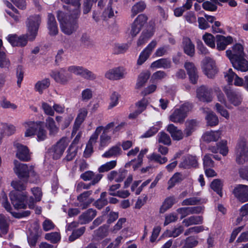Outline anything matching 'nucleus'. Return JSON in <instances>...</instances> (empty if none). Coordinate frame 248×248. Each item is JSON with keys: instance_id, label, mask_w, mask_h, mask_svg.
I'll use <instances>...</instances> for the list:
<instances>
[{"instance_id": "1", "label": "nucleus", "mask_w": 248, "mask_h": 248, "mask_svg": "<svg viewBox=\"0 0 248 248\" xmlns=\"http://www.w3.org/2000/svg\"><path fill=\"white\" fill-rule=\"evenodd\" d=\"M40 22L41 17L39 15L31 16L28 18L26 21L28 32L26 35L18 37V46H25L27 44L28 39L31 41L35 39Z\"/></svg>"}, {"instance_id": "2", "label": "nucleus", "mask_w": 248, "mask_h": 248, "mask_svg": "<svg viewBox=\"0 0 248 248\" xmlns=\"http://www.w3.org/2000/svg\"><path fill=\"white\" fill-rule=\"evenodd\" d=\"M79 16L72 14L67 15L62 11H58L57 16L60 22L61 31L67 35L75 32L78 27V19Z\"/></svg>"}, {"instance_id": "3", "label": "nucleus", "mask_w": 248, "mask_h": 248, "mask_svg": "<svg viewBox=\"0 0 248 248\" xmlns=\"http://www.w3.org/2000/svg\"><path fill=\"white\" fill-rule=\"evenodd\" d=\"M14 171L20 179L25 183H34L37 180L38 176L33 166L21 163L16 160H14Z\"/></svg>"}, {"instance_id": "4", "label": "nucleus", "mask_w": 248, "mask_h": 248, "mask_svg": "<svg viewBox=\"0 0 248 248\" xmlns=\"http://www.w3.org/2000/svg\"><path fill=\"white\" fill-rule=\"evenodd\" d=\"M41 122H29L25 124L26 130L25 133V137H31L36 135L37 140L43 141L47 137V132L42 126Z\"/></svg>"}, {"instance_id": "5", "label": "nucleus", "mask_w": 248, "mask_h": 248, "mask_svg": "<svg viewBox=\"0 0 248 248\" xmlns=\"http://www.w3.org/2000/svg\"><path fill=\"white\" fill-rule=\"evenodd\" d=\"M202 69L204 74L210 78H213L218 72L215 61L209 57H206L202 60Z\"/></svg>"}, {"instance_id": "6", "label": "nucleus", "mask_w": 248, "mask_h": 248, "mask_svg": "<svg viewBox=\"0 0 248 248\" xmlns=\"http://www.w3.org/2000/svg\"><path fill=\"white\" fill-rule=\"evenodd\" d=\"M236 161L239 164H243L248 160V147L244 140L239 141L235 149Z\"/></svg>"}, {"instance_id": "7", "label": "nucleus", "mask_w": 248, "mask_h": 248, "mask_svg": "<svg viewBox=\"0 0 248 248\" xmlns=\"http://www.w3.org/2000/svg\"><path fill=\"white\" fill-rule=\"evenodd\" d=\"M9 196L11 202L16 209H25L27 207L25 202L27 199L26 192L19 193L13 191L10 193Z\"/></svg>"}, {"instance_id": "8", "label": "nucleus", "mask_w": 248, "mask_h": 248, "mask_svg": "<svg viewBox=\"0 0 248 248\" xmlns=\"http://www.w3.org/2000/svg\"><path fill=\"white\" fill-rule=\"evenodd\" d=\"M68 143L67 138L62 137L52 147L51 150L54 159H57L62 156Z\"/></svg>"}, {"instance_id": "9", "label": "nucleus", "mask_w": 248, "mask_h": 248, "mask_svg": "<svg viewBox=\"0 0 248 248\" xmlns=\"http://www.w3.org/2000/svg\"><path fill=\"white\" fill-rule=\"evenodd\" d=\"M233 194L241 202H248V186L237 185L233 190Z\"/></svg>"}, {"instance_id": "10", "label": "nucleus", "mask_w": 248, "mask_h": 248, "mask_svg": "<svg viewBox=\"0 0 248 248\" xmlns=\"http://www.w3.org/2000/svg\"><path fill=\"white\" fill-rule=\"evenodd\" d=\"M66 72L65 69L62 68L58 71H52L50 76L57 83L65 85L71 78V76Z\"/></svg>"}, {"instance_id": "11", "label": "nucleus", "mask_w": 248, "mask_h": 248, "mask_svg": "<svg viewBox=\"0 0 248 248\" xmlns=\"http://www.w3.org/2000/svg\"><path fill=\"white\" fill-rule=\"evenodd\" d=\"M226 54L230 61L233 59L242 58L245 55L244 47L240 44H236L232 46V49L226 50Z\"/></svg>"}, {"instance_id": "12", "label": "nucleus", "mask_w": 248, "mask_h": 248, "mask_svg": "<svg viewBox=\"0 0 248 248\" xmlns=\"http://www.w3.org/2000/svg\"><path fill=\"white\" fill-rule=\"evenodd\" d=\"M197 97L203 102H211L212 100V89L202 85L197 89Z\"/></svg>"}, {"instance_id": "13", "label": "nucleus", "mask_w": 248, "mask_h": 248, "mask_svg": "<svg viewBox=\"0 0 248 248\" xmlns=\"http://www.w3.org/2000/svg\"><path fill=\"white\" fill-rule=\"evenodd\" d=\"M157 43L155 40H153L140 53L137 60V64L141 65L149 57L153 50L156 46Z\"/></svg>"}, {"instance_id": "14", "label": "nucleus", "mask_w": 248, "mask_h": 248, "mask_svg": "<svg viewBox=\"0 0 248 248\" xmlns=\"http://www.w3.org/2000/svg\"><path fill=\"white\" fill-rule=\"evenodd\" d=\"M14 146L17 149L16 156L21 161H28L31 160V155L28 147L19 143H16Z\"/></svg>"}, {"instance_id": "15", "label": "nucleus", "mask_w": 248, "mask_h": 248, "mask_svg": "<svg viewBox=\"0 0 248 248\" xmlns=\"http://www.w3.org/2000/svg\"><path fill=\"white\" fill-rule=\"evenodd\" d=\"M124 71L121 67H115L108 70L105 74V77L110 80H118L124 78Z\"/></svg>"}, {"instance_id": "16", "label": "nucleus", "mask_w": 248, "mask_h": 248, "mask_svg": "<svg viewBox=\"0 0 248 248\" xmlns=\"http://www.w3.org/2000/svg\"><path fill=\"white\" fill-rule=\"evenodd\" d=\"M63 2L68 4L67 6L63 5L64 9L69 10L70 14L75 15H80V6L81 0H61Z\"/></svg>"}, {"instance_id": "17", "label": "nucleus", "mask_w": 248, "mask_h": 248, "mask_svg": "<svg viewBox=\"0 0 248 248\" xmlns=\"http://www.w3.org/2000/svg\"><path fill=\"white\" fill-rule=\"evenodd\" d=\"M184 67L187 71L191 82L193 84L197 83L199 76L194 64L191 62H186L185 63Z\"/></svg>"}, {"instance_id": "18", "label": "nucleus", "mask_w": 248, "mask_h": 248, "mask_svg": "<svg viewBox=\"0 0 248 248\" xmlns=\"http://www.w3.org/2000/svg\"><path fill=\"white\" fill-rule=\"evenodd\" d=\"M233 67L236 70L242 72L248 70V62L244 57L230 60Z\"/></svg>"}, {"instance_id": "19", "label": "nucleus", "mask_w": 248, "mask_h": 248, "mask_svg": "<svg viewBox=\"0 0 248 248\" xmlns=\"http://www.w3.org/2000/svg\"><path fill=\"white\" fill-rule=\"evenodd\" d=\"M199 122L196 119H188L185 123L184 134L188 137L196 130L199 126Z\"/></svg>"}, {"instance_id": "20", "label": "nucleus", "mask_w": 248, "mask_h": 248, "mask_svg": "<svg viewBox=\"0 0 248 248\" xmlns=\"http://www.w3.org/2000/svg\"><path fill=\"white\" fill-rule=\"evenodd\" d=\"M167 130L171 135L174 140L179 141L182 140L185 135L184 132L175 126L173 124H170L167 127Z\"/></svg>"}, {"instance_id": "21", "label": "nucleus", "mask_w": 248, "mask_h": 248, "mask_svg": "<svg viewBox=\"0 0 248 248\" xmlns=\"http://www.w3.org/2000/svg\"><path fill=\"white\" fill-rule=\"evenodd\" d=\"M217 48L219 51L225 50L226 46L232 42V38L231 36L225 37L220 35L216 36Z\"/></svg>"}, {"instance_id": "22", "label": "nucleus", "mask_w": 248, "mask_h": 248, "mask_svg": "<svg viewBox=\"0 0 248 248\" xmlns=\"http://www.w3.org/2000/svg\"><path fill=\"white\" fill-rule=\"evenodd\" d=\"M92 190L86 191L80 194L77 197L78 201L80 202L78 205L82 209L87 208L90 203L93 202V200L90 199L89 201H86L87 199L92 194Z\"/></svg>"}, {"instance_id": "23", "label": "nucleus", "mask_w": 248, "mask_h": 248, "mask_svg": "<svg viewBox=\"0 0 248 248\" xmlns=\"http://www.w3.org/2000/svg\"><path fill=\"white\" fill-rule=\"evenodd\" d=\"M187 116L185 109H175L170 116V120L175 123H182Z\"/></svg>"}, {"instance_id": "24", "label": "nucleus", "mask_w": 248, "mask_h": 248, "mask_svg": "<svg viewBox=\"0 0 248 248\" xmlns=\"http://www.w3.org/2000/svg\"><path fill=\"white\" fill-rule=\"evenodd\" d=\"M47 29L49 34L51 36L56 35L58 33L59 30L55 17L50 13L48 15Z\"/></svg>"}, {"instance_id": "25", "label": "nucleus", "mask_w": 248, "mask_h": 248, "mask_svg": "<svg viewBox=\"0 0 248 248\" xmlns=\"http://www.w3.org/2000/svg\"><path fill=\"white\" fill-rule=\"evenodd\" d=\"M197 165L198 161L195 156L187 155L183 157L182 162L179 164V167L183 169H188L191 167H196Z\"/></svg>"}, {"instance_id": "26", "label": "nucleus", "mask_w": 248, "mask_h": 248, "mask_svg": "<svg viewBox=\"0 0 248 248\" xmlns=\"http://www.w3.org/2000/svg\"><path fill=\"white\" fill-rule=\"evenodd\" d=\"M96 215V211L93 209H89L81 215L78 218L79 223L86 224L91 221Z\"/></svg>"}, {"instance_id": "27", "label": "nucleus", "mask_w": 248, "mask_h": 248, "mask_svg": "<svg viewBox=\"0 0 248 248\" xmlns=\"http://www.w3.org/2000/svg\"><path fill=\"white\" fill-rule=\"evenodd\" d=\"M87 115V111L85 109L81 111L78 115L76 119L74 125L73 126V130L72 132V136H75L78 129L79 128L80 125L84 121L85 117Z\"/></svg>"}, {"instance_id": "28", "label": "nucleus", "mask_w": 248, "mask_h": 248, "mask_svg": "<svg viewBox=\"0 0 248 248\" xmlns=\"http://www.w3.org/2000/svg\"><path fill=\"white\" fill-rule=\"evenodd\" d=\"M183 45L184 52L187 55L193 57L195 54V46L187 37L184 38L183 40Z\"/></svg>"}, {"instance_id": "29", "label": "nucleus", "mask_w": 248, "mask_h": 248, "mask_svg": "<svg viewBox=\"0 0 248 248\" xmlns=\"http://www.w3.org/2000/svg\"><path fill=\"white\" fill-rule=\"evenodd\" d=\"M125 175V170L119 171L112 170L107 174V178L110 181L115 180V182L119 183L124 180Z\"/></svg>"}, {"instance_id": "30", "label": "nucleus", "mask_w": 248, "mask_h": 248, "mask_svg": "<svg viewBox=\"0 0 248 248\" xmlns=\"http://www.w3.org/2000/svg\"><path fill=\"white\" fill-rule=\"evenodd\" d=\"M151 68L168 69L171 67V62L168 59H160L152 62Z\"/></svg>"}, {"instance_id": "31", "label": "nucleus", "mask_w": 248, "mask_h": 248, "mask_svg": "<svg viewBox=\"0 0 248 248\" xmlns=\"http://www.w3.org/2000/svg\"><path fill=\"white\" fill-rule=\"evenodd\" d=\"M203 222V217L202 216H190L183 220L182 223L186 227L193 225H198L202 224Z\"/></svg>"}, {"instance_id": "32", "label": "nucleus", "mask_w": 248, "mask_h": 248, "mask_svg": "<svg viewBox=\"0 0 248 248\" xmlns=\"http://www.w3.org/2000/svg\"><path fill=\"white\" fill-rule=\"evenodd\" d=\"M220 135L221 132L219 131H211L205 133L202 138L204 141L207 142L216 141L220 138Z\"/></svg>"}, {"instance_id": "33", "label": "nucleus", "mask_w": 248, "mask_h": 248, "mask_svg": "<svg viewBox=\"0 0 248 248\" xmlns=\"http://www.w3.org/2000/svg\"><path fill=\"white\" fill-rule=\"evenodd\" d=\"M46 127L50 136H55L59 131V128L56 125L55 121L50 117H48L46 120Z\"/></svg>"}, {"instance_id": "34", "label": "nucleus", "mask_w": 248, "mask_h": 248, "mask_svg": "<svg viewBox=\"0 0 248 248\" xmlns=\"http://www.w3.org/2000/svg\"><path fill=\"white\" fill-rule=\"evenodd\" d=\"M103 175L101 174H95L92 171H86L80 175V178L84 181L91 180L93 182L98 178L97 183L102 179Z\"/></svg>"}, {"instance_id": "35", "label": "nucleus", "mask_w": 248, "mask_h": 248, "mask_svg": "<svg viewBox=\"0 0 248 248\" xmlns=\"http://www.w3.org/2000/svg\"><path fill=\"white\" fill-rule=\"evenodd\" d=\"M226 93L232 104L235 106L239 105L242 101V98L239 94L231 90H227Z\"/></svg>"}, {"instance_id": "36", "label": "nucleus", "mask_w": 248, "mask_h": 248, "mask_svg": "<svg viewBox=\"0 0 248 248\" xmlns=\"http://www.w3.org/2000/svg\"><path fill=\"white\" fill-rule=\"evenodd\" d=\"M50 84V79L48 78L38 81L35 84L34 90L42 94L44 90L49 87Z\"/></svg>"}, {"instance_id": "37", "label": "nucleus", "mask_w": 248, "mask_h": 248, "mask_svg": "<svg viewBox=\"0 0 248 248\" xmlns=\"http://www.w3.org/2000/svg\"><path fill=\"white\" fill-rule=\"evenodd\" d=\"M175 203V199L173 196L167 198L163 202L162 205L160 208L159 212L164 213Z\"/></svg>"}, {"instance_id": "38", "label": "nucleus", "mask_w": 248, "mask_h": 248, "mask_svg": "<svg viewBox=\"0 0 248 248\" xmlns=\"http://www.w3.org/2000/svg\"><path fill=\"white\" fill-rule=\"evenodd\" d=\"M184 179L182 174L179 172L175 173L168 181V189L172 188L176 184L181 182Z\"/></svg>"}, {"instance_id": "39", "label": "nucleus", "mask_w": 248, "mask_h": 248, "mask_svg": "<svg viewBox=\"0 0 248 248\" xmlns=\"http://www.w3.org/2000/svg\"><path fill=\"white\" fill-rule=\"evenodd\" d=\"M107 196L106 192H103L101 193L100 198L97 200L94 203L97 209H101L108 204V202Z\"/></svg>"}, {"instance_id": "40", "label": "nucleus", "mask_w": 248, "mask_h": 248, "mask_svg": "<svg viewBox=\"0 0 248 248\" xmlns=\"http://www.w3.org/2000/svg\"><path fill=\"white\" fill-rule=\"evenodd\" d=\"M206 114L205 119L208 125L214 126L218 124V119L215 114L212 111L207 112Z\"/></svg>"}, {"instance_id": "41", "label": "nucleus", "mask_w": 248, "mask_h": 248, "mask_svg": "<svg viewBox=\"0 0 248 248\" xmlns=\"http://www.w3.org/2000/svg\"><path fill=\"white\" fill-rule=\"evenodd\" d=\"M121 149L119 146H114L110 148L108 151L106 152L102 156L109 158L113 156H117L121 154Z\"/></svg>"}, {"instance_id": "42", "label": "nucleus", "mask_w": 248, "mask_h": 248, "mask_svg": "<svg viewBox=\"0 0 248 248\" xmlns=\"http://www.w3.org/2000/svg\"><path fill=\"white\" fill-rule=\"evenodd\" d=\"M148 158L151 161H153L159 164H165L168 161V158L164 156H162L156 153L152 154L148 157Z\"/></svg>"}, {"instance_id": "43", "label": "nucleus", "mask_w": 248, "mask_h": 248, "mask_svg": "<svg viewBox=\"0 0 248 248\" xmlns=\"http://www.w3.org/2000/svg\"><path fill=\"white\" fill-rule=\"evenodd\" d=\"M39 237V235L37 230H35L30 232L28 236V242L31 248L35 247Z\"/></svg>"}, {"instance_id": "44", "label": "nucleus", "mask_w": 248, "mask_h": 248, "mask_svg": "<svg viewBox=\"0 0 248 248\" xmlns=\"http://www.w3.org/2000/svg\"><path fill=\"white\" fill-rule=\"evenodd\" d=\"M223 184L222 181L218 179H215L211 183L210 186L211 188L216 191L220 197L222 196L221 191Z\"/></svg>"}, {"instance_id": "45", "label": "nucleus", "mask_w": 248, "mask_h": 248, "mask_svg": "<svg viewBox=\"0 0 248 248\" xmlns=\"http://www.w3.org/2000/svg\"><path fill=\"white\" fill-rule=\"evenodd\" d=\"M146 8V4L143 1H140L134 5L131 9V16L134 17L139 13L142 12Z\"/></svg>"}, {"instance_id": "46", "label": "nucleus", "mask_w": 248, "mask_h": 248, "mask_svg": "<svg viewBox=\"0 0 248 248\" xmlns=\"http://www.w3.org/2000/svg\"><path fill=\"white\" fill-rule=\"evenodd\" d=\"M150 73L148 71L141 73L138 78V82L137 83V87L140 88L142 87L147 82V80L150 77Z\"/></svg>"}, {"instance_id": "47", "label": "nucleus", "mask_w": 248, "mask_h": 248, "mask_svg": "<svg viewBox=\"0 0 248 248\" xmlns=\"http://www.w3.org/2000/svg\"><path fill=\"white\" fill-rule=\"evenodd\" d=\"M116 165L117 161L116 160H112L109 162H108L105 164L101 165L98 168V171L100 173L108 171L114 168Z\"/></svg>"}, {"instance_id": "48", "label": "nucleus", "mask_w": 248, "mask_h": 248, "mask_svg": "<svg viewBox=\"0 0 248 248\" xmlns=\"http://www.w3.org/2000/svg\"><path fill=\"white\" fill-rule=\"evenodd\" d=\"M202 39L205 43L209 47L214 48L216 46L214 36L209 33H205L202 36Z\"/></svg>"}, {"instance_id": "49", "label": "nucleus", "mask_w": 248, "mask_h": 248, "mask_svg": "<svg viewBox=\"0 0 248 248\" xmlns=\"http://www.w3.org/2000/svg\"><path fill=\"white\" fill-rule=\"evenodd\" d=\"M98 178L93 182H91L89 184H85L82 182L78 183L76 186V191L78 193L81 192L84 189H88L92 186L97 184Z\"/></svg>"}, {"instance_id": "50", "label": "nucleus", "mask_w": 248, "mask_h": 248, "mask_svg": "<svg viewBox=\"0 0 248 248\" xmlns=\"http://www.w3.org/2000/svg\"><path fill=\"white\" fill-rule=\"evenodd\" d=\"M158 141L164 145H170L171 144V139L169 135L164 132H160L157 135Z\"/></svg>"}, {"instance_id": "51", "label": "nucleus", "mask_w": 248, "mask_h": 248, "mask_svg": "<svg viewBox=\"0 0 248 248\" xmlns=\"http://www.w3.org/2000/svg\"><path fill=\"white\" fill-rule=\"evenodd\" d=\"M2 46V42L0 39V67H8L10 65V61L5 57V53L1 51V47Z\"/></svg>"}, {"instance_id": "52", "label": "nucleus", "mask_w": 248, "mask_h": 248, "mask_svg": "<svg viewBox=\"0 0 248 248\" xmlns=\"http://www.w3.org/2000/svg\"><path fill=\"white\" fill-rule=\"evenodd\" d=\"M46 240L50 241L51 243L55 244L59 242L61 240V235L59 232H52L46 233L45 236Z\"/></svg>"}, {"instance_id": "53", "label": "nucleus", "mask_w": 248, "mask_h": 248, "mask_svg": "<svg viewBox=\"0 0 248 248\" xmlns=\"http://www.w3.org/2000/svg\"><path fill=\"white\" fill-rule=\"evenodd\" d=\"M85 227H82L73 231L72 234L69 237V241L73 242L81 236L85 232Z\"/></svg>"}, {"instance_id": "54", "label": "nucleus", "mask_w": 248, "mask_h": 248, "mask_svg": "<svg viewBox=\"0 0 248 248\" xmlns=\"http://www.w3.org/2000/svg\"><path fill=\"white\" fill-rule=\"evenodd\" d=\"M198 244V241L195 237L190 236L187 237L185 241L184 245L181 248H193Z\"/></svg>"}, {"instance_id": "55", "label": "nucleus", "mask_w": 248, "mask_h": 248, "mask_svg": "<svg viewBox=\"0 0 248 248\" xmlns=\"http://www.w3.org/2000/svg\"><path fill=\"white\" fill-rule=\"evenodd\" d=\"M26 183L20 179V180L12 181L11 182V186L16 190L22 191L26 189Z\"/></svg>"}, {"instance_id": "56", "label": "nucleus", "mask_w": 248, "mask_h": 248, "mask_svg": "<svg viewBox=\"0 0 248 248\" xmlns=\"http://www.w3.org/2000/svg\"><path fill=\"white\" fill-rule=\"evenodd\" d=\"M9 225L5 217L0 215V230L3 234H6L8 231Z\"/></svg>"}, {"instance_id": "57", "label": "nucleus", "mask_w": 248, "mask_h": 248, "mask_svg": "<svg viewBox=\"0 0 248 248\" xmlns=\"http://www.w3.org/2000/svg\"><path fill=\"white\" fill-rule=\"evenodd\" d=\"M67 152V154L65 158L68 161H71L76 156L77 153V148L71 145L68 148Z\"/></svg>"}, {"instance_id": "58", "label": "nucleus", "mask_w": 248, "mask_h": 248, "mask_svg": "<svg viewBox=\"0 0 248 248\" xmlns=\"http://www.w3.org/2000/svg\"><path fill=\"white\" fill-rule=\"evenodd\" d=\"M212 155L206 154L203 158V163L204 168L213 167L214 165V162L212 159Z\"/></svg>"}, {"instance_id": "59", "label": "nucleus", "mask_w": 248, "mask_h": 248, "mask_svg": "<svg viewBox=\"0 0 248 248\" xmlns=\"http://www.w3.org/2000/svg\"><path fill=\"white\" fill-rule=\"evenodd\" d=\"M201 200L196 197H191L184 200L182 202V205H194L200 203Z\"/></svg>"}, {"instance_id": "60", "label": "nucleus", "mask_w": 248, "mask_h": 248, "mask_svg": "<svg viewBox=\"0 0 248 248\" xmlns=\"http://www.w3.org/2000/svg\"><path fill=\"white\" fill-rule=\"evenodd\" d=\"M108 233V229L105 226L100 227L97 230L94 231L95 235L100 238L106 237L107 236Z\"/></svg>"}, {"instance_id": "61", "label": "nucleus", "mask_w": 248, "mask_h": 248, "mask_svg": "<svg viewBox=\"0 0 248 248\" xmlns=\"http://www.w3.org/2000/svg\"><path fill=\"white\" fill-rule=\"evenodd\" d=\"M103 128L104 127L103 126L97 127L94 133L91 137L88 143L93 145V143H95L98 139L99 134Z\"/></svg>"}, {"instance_id": "62", "label": "nucleus", "mask_w": 248, "mask_h": 248, "mask_svg": "<svg viewBox=\"0 0 248 248\" xmlns=\"http://www.w3.org/2000/svg\"><path fill=\"white\" fill-rule=\"evenodd\" d=\"M217 4H215L209 1H205L202 3L203 8L207 11H215L217 9Z\"/></svg>"}, {"instance_id": "63", "label": "nucleus", "mask_w": 248, "mask_h": 248, "mask_svg": "<svg viewBox=\"0 0 248 248\" xmlns=\"http://www.w3.org/2000/svg\"><path fill=\"white\" fill-rule=\"evenodd\" d=\"M80 76L88 79H94L96 78L95 75L91 71L83 67Z\"/></svg>"}, {"instance_id": "64", "label": "nucleus", "mask_w": 248, "mask_h": 248, "mask_svg": "<svg viewBox=\"0 0 248 248\" xmlns=\"http://www.w3.org/2000/svg\"><path fill=\"white\" fill-rule=\"evenodd\" d=\"M93 97V92L90 89H86L81 93V99L83 101H88Z\"/></svg>"}]
</instances>
